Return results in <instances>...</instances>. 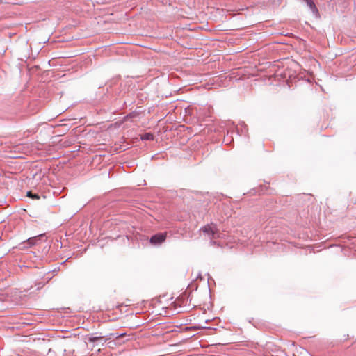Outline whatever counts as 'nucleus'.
I'll use <instances>...</instances> for the list:
<instances>
[{"label": "nucleus", "instance_id": "1", "mask_svg": "<svg viewBox=\"0 0 356 356\" xmlns=\"http://www.w3.org/2000/svg\"><path fill=\"white\" fill-rule=\"evenodd\" d=\"M197 303L198 302L193 301V295L188 293L187 292L181 294L174 302L175 307L183 309L180 312H186L195 307Z\"/></svg>", "mask_w": 356, "mask_h": 356}, {"label": "nucleus", "instance_id": "4", "mask_svg": "<svg viewBox=\"0 0 356 356\" xmlns=\"http://www.w3.org/2000/svg\"><path fill=\"white\" fill-rule=\"evenodd\" d=\"M109 339H111V337H109V336L108 337L101 336V335L95 336L94 334H92L88 337V340L90 343H95L100 340H104V341H106Z\"/></svg>", "mask_w": 356, "mask_h": 356}, {"label": "nucleus", "instance_id": "3", "mask_svg": "<svg viewBox=\"0 0 356 356\" xmlns=\"http://www.w3.org/2000/svg\"><path fill=\"white\" fill-rule=\"evenodd\" d=\"M166 237H167V232L158 233V234H156L155 235H153L150 238L149 243L154 245H161V243H163L165 241Z\"/></svg>", "mask_w": 356, "mask_h": 356}, {"label": "nucleus", "instance_id": "6", "mask_svg": "<svg viewBox=\"0 0 356 356\" xmlns=\"http://www.w3.org/2000/svg\"><path fill=\"white\" fill-rule=\"evenodd\" d=\"M43 236V234H40L35 237H31L26 241V243L29 246L36 245L38 243V241L40 239V238Z\"/></svg>", "mask_w": 356, "mask_h": 356}, {"label": "nucleus", "instance_id": "5", "mask_svg": "<svg viewBox=\"0 0 356 356\" xmlns=\"http://www.w3.org/2000/svg\"><path fill=\"white\" fill-rule=\"evenodd\" d=\"M302 1L307 3V5L308 6V7L310 8V10H312V12L314 14L316 15L318 13V10L314 2L313 1V0H302Z\"/></svg>", "mask_w": 356, "mask_h": 356}, {"label": "nucleus", "instance_id": "9", "mask_svg": "<svg viewBox=\"0 0 356 356\" xmlns=\"http://www.w3.org/2000/svg\"><path fill=\"white\" fill-rule=\"evenodd\" d=\"M126 334L125 333H122V334H118L117 333H111L109 334V337H111V339L113 338V337H115V339H118V338H120L123 336H124Z\"/></svg>", "mask_w": 356, "mask_h": 356}, {"label": "nucleus", "instance_id": "2", "mask_svg": "<svg viewBox=\"0 0 356 356\" xmlns=\"http://www.w3.org/2000/svg\"><path fill=\"white\" fill-rule=\"evenodd\" d=\"M203 234L207 236L209 238H217L219 237V233L213 225H207L201 229Z\"/></svg>", "mask_w": 356, "mask_h": 356}, {"label": "nucleus", "instance_id": "7", "mask_svg": "<svg viewBox=\"0 0 356 356\" xmlns=\"http://www.w3.org/2000/svg\"><path fill=\"white\" fill-rule=\"evenodd\" d=\"M143 140H154V135L150 133H146L142 136Z\"/></svg>", "mask_w": 356, "mask_h": 356}, {"label": "nucleus", "instance_id": "8", "mask_svg": "<svg viewBox=\"0 0 356 356\" xmlns=\"http://www.w3.org/2000/svg\"><path fill=\"white\" fill-rule=\"evenodd\" d=\"M27 197L32 198L33 200H40V196L36 193H33L31 191L27 192Z\"/></svg>", "mask_w": 356, "mask_h": 356}]
</instances>
